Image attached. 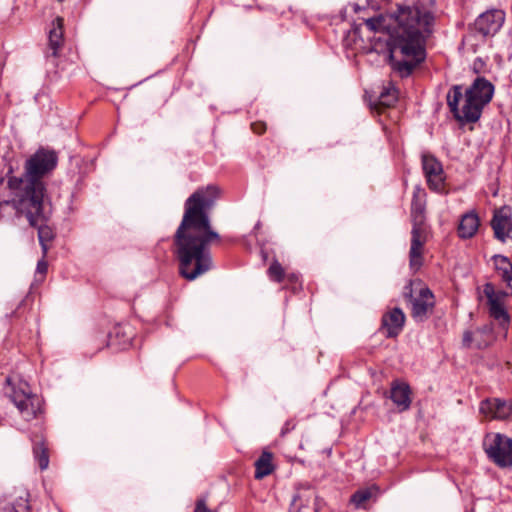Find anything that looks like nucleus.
<instances>
[{
    "label": "nucleus",
    "instance_id": "1",
    "mask_svg": "<svg viewBox=\"0 0 512 512\" xmlns=\"http://www.w3.org/2000/svg\"><path fill=\"white\" fill-rule=\"evenodd\" d=\"M433 2L417 0L412 4H397L386 14L353 24L347 39L363 44L367 52L384 54L392 70L402 78L410 76L426 58L425 42L435 23Z\"/></svg>",
    "mask_w": 512,
    "mask_h": 512
},
{
    "label": "nucleus",
    "instance_id": "2",
    "mask_svg": "<svg viewBox=\"0 0 512 512\" xmlns=\"http://www.w3.org/2000/svg\"><path fill=\"white\" fill-rule=\"evenodd\" d=\"M219 195L215 185L198 188L185 201L184 214L173 236V253L179 263V274L193 281L213 265L209 244L220 240L212 229L209 216Z\"/></svg>",
    "mask_w": 512,
    "mask_h": 512
},
{
    "label": "nucleus",
    "instance_id": "3",
    "mask_svg": "<svg viewBox=\"0 0 512 512\" xmlns=\"http://www.w3.org/2000/svg\"><path fill=\"white\" fill-rule=\"evenodd\" d=\"M8 186L12 190V199L0 202V207L12 204L16 212L23 215L29 224H37L39 220L51 218L53 206L44 182L11 177Z\"/></svg>",
    "mask_w": 512,
    "mask_h": 512
},
{
    "label": "nucleus",
    "instance_id": "4",
    "mask_svg": "<svg viewBox=\"0 0 512 512\" xmlns=\"http://www.w3.org/2000/svg\"><path fill=\"white\" fill-rule=\"evenodd\" d=\"M494 85L484 77H477L465 92L464 105L460 109L459 102L463 98L462 86L454 85L447 94V104L454 118L461 124L475 123L482 114L483 108L491 101Z\"/></svg>",
    "mask_w": 512,
    "mask_h": 512
},
{
    "label": "nucleus",
    "instance_id": "5",
    "mask_svg": "<svg viewBox=\"0 0 512 512\" xmlns=\"http://www.w3.org/2000/svg\"><path fill=\"white\" fill-rule=\"evenodd\" d=\"M9 397L26 421H31L42 413L41 398L32 392L25 381L12 385Z\"/></svg>",
    "mask_w": 512,
    "mask_h": 512
},
{
    "label": "nucleus",
    "instance_id": "6",
    "mask_svg": "<svg viewBox=\"0 0 512 512\" xmlns=\"http://www.w3.org/2000/svg\"><path fill=\"white\" fill-rule=\"evenodd\" d=\"M57 162L58 156L55 151L39 148L26 160L22 178L44 182L43 178L55 169Z\"/></svg>",
    "mask_w": 512,
    "mask_h": 512
},
{
    "label": "nucleus",
    "instance_id": "7",
    "mask_svg": "<svg viewBox=\"0 0 512 512\" xmlns=\"http://www.w3.org/2000/svg\"><path fill=\"white\" fill-rule=\"evenodd\" d=\"M484 450L499 468L512 467V439L503 434H495L492 439L484 442Z\"/></svg>",
    "mask_w": 512,
    "mask_h": 512
},
{
    "label": "nucleus",
    "instance_id": "8",
    "mask_svg": "<svg viewBox=\"0 0 512 512\" xmlns=\"http://www.w3.org/2000/svg\"><path fill=\"white\" fill-rule=\"evenodd\" d=\"M427 239L428 230L426 226H412L409 266L415 272L423 265L424 246Z\"/></svg>",
    "mask_w": 512,
    "mask_h": 512
},
{
    "label": "nucleus",
    "instance_id": "9",
    "mask_svg": "<svg viewBox=\"0 0 512 512\" xmlns=\"http://www.w3.org/2000/svg\"><path fill=\"white\" fill-rule=\"evenodd\" d=\"M409 304L411 305V317L416 322H424L433 312L434 294L428 287H421L416 293V298Z\"/></svg>",
    "mask_w": 512,
    "mask_h": 512
},
{
    "label": "nucleus",
    "instance_id": "10",
    "mask_svg": "<svg viewBox=\"0 0 512 512\" xmlns=\"http://www.w3.org/2000/svg\"><path fill=\"white\" fill-rule=\"evenodd\" d=\"M505 13L500 9H491L480 14L474 22V30L482 36H493L502 27Z\"/></svg>",
    "mask_w": 512,
    "mask_h": 512
},
{
    "label": "nucleus",
    "instance_id": "11",
    "mask_svg": "<svg viewBox=\"0 0 512 512\" xmlns=\"http://www.w3.org/2000/svg\"><path fill=\"white\" fill-rule=\"evenodd\" d=\"M494 237L505 243L512 233V208L504 205L494 210L491 220Z\"/></svg>",
    "mask_w": 512,
    "mask_h": 512
},
{
    "label": "nucleus",
    "instance_id": "12",
    "mask_svg": "<svg viewBox=\"0 0 512 512\" xmlns=\"http://www.w3.org/2000/svg\"><path fill=\"white\" fill-rule=\"evenodd\" d=\"M422 168L431 190L440 192L444 187L443 168L441 163L432 155L422 156Z\"/></svg>",
    "mask_w": 512,
    "mask_h": 512
},
{
    "label": "nucleus",
    "instance_id": "13",
    "mask_svg": "<svg viewBox=\"0 0 512 512\" xmlns=\"http://www.w3.org/2000/svg\"><path fill=\"white\" fill-rule=\"evenodd\" d=\"M480 413L495 420H507L512 414V403L499 398L483 400L479 407Z\"/></svg>",
    "mask_w": 512,
    "mask_h": 512
},
{
    "label": "nucleus",
    "instance_id": "14",
    "mask_svg": "<svg viewBox=\"0 0 512 512\" xmlns=\"http://www.w3.org/2000/svg\"><path fill=\"white\" fill-rule=\"evenodd\" d=\"M494 341L491 325H484L474 331H465L462 344L466 348L485 349Z\"/></svg>",
    "mask_w": 512,
    "mask_h": 512
},
{
    "label": "nucleus",
    "instance_id": "15",
    "mask_svg": "<svg viewBox=\"0 0 512 512\" xmlns=\"http://www.w3.org/2000/svg\"><path fill=\"white\" fill-rule=\"evenodd\" d=\"M405 320L404 312L400 308L395 307L383 314L381 330L385 333L387 338H395L403 330Z\"/></svg>",
    "mask_w": 512,
    "mask_h": 512
},
{
    "label": "nucleus",
    "instance_id": "16",
    "mask_svg": "<svg viewBox=\"0 0 512 512\" xmlns=\"http://www.w3.org/2000/svg\"><path fill=\"white\" fill-rule=\"evenodd\" d=\"M317 498L312 488L299 489L293 497L289 512H318Z\"/></svg>",
    "mask_w": 512,
    "mask_h": 512
},
{
    "label": "nucleus",
    "instance_id": "17",
    "mask_svg": "<svg viewBox=\"0 0 512 512\" xmlns=\"http://www.w3.org/2000/svg\"><path fill=\"white\" fill-rule=\"evenodd\" d=\"M64 45V19L56 17L48 33V51L46 57L57 58Z\"/></svg>",
    "mask_w": 512,
    "mask_h": 512
},
{
    "label": "nucleus",
    "instance_id": "18",
    "mask_svg": "<svg viewBox=\"0 0 512 512\" xmlns=\"http://www.w3.org/2000/svg\"><path fill=\"white\" fill-rule=\"evenodd\" d=\"M390 399L399 412L408 410L412 402L410 386L404 382H393L390 389Z\"/></svg>",
    "mask_w": 512,
    "mask_h": 512
},
{
    "label": "nucleus",
    "instance_id": "19",
    "mask_svg": "<svg viewBox=\"0 0 512 512\" xmlns=\"http://www.w3.org/2000/svg\"><path fill=\"white\" fill-rule=\"evenodd\" d=\"M424 212L425 192L420 188H416L411 202L412 226H426Z\"/></svg>",
    "mask_w": 512,
    "mask_h": 512
},
{
    "label": "nucleus",
    "instance_id": "20",
    "mask_svg": "<svg viewBox=\"0 0 512 512\" xmlns=\"http://www.w3.org/2000/svg\"><path fill=\"white\" fill-rule=\"evenodd\" d=\"M50 219L39 220L37 224H30L38 231V240L42 248L43 257L47 255L50 243L54 240L56 233L52 226L48 224Z\"/></svg>",
    "mask_w": 512,
    "mask_h": 512
},
{
    "label": "nucleus",
    "instance_id": "21",
    "mask_svg": "<svg viewBox=\"0 0 512 512\" xmlns=\"http://www.w3.org/2000/svg\"><path fill=\"white\" fill-rule=\"evenodd\" d=\"M33 456L38 463L40 470H45L49 466V450L43 435H35L32 438Z\"/></svg>",
    "mask_w": 512,
    "mask_h": 512
},
{
    "label": "nucleus",
    "instance_id": "22",
    "mask_svg": "<svg viewBox=\"0 0 512 512\" xmlns=\"http://www.w3.org/2000/svg\"><path fill=\"white\" fill-rule=\"evenodd\" d=\"M480 225L479 218L476 213L468 212L461 217L458 225V235L462 239L472 238Z\"/></svg>",
    "mask_w": 512,
    "mask_h": 512
},
{
    "label": "nucleus",
    "instance_id": "23",
    "mask_svg": "<svg viewBox=\"0 0 512 512\" xmlns=\"http://www.w3.org/2000/svg\"><path fill=\"white\" fill-rule=\"evenodd\" d=\"M493 261L497 274L500 276L503 282L506 283L507 287L512 293V263L510 260L503 255H494Z\"/></svg>",
    "mask_w": 512,
    "mask_h": 512
},
{
    "label": "nucleus",
    "instance_id": "24",
    "mask_svg": "<svg viewBox=\"0 0 512 512\" xmlns=\"http://www.w3.org/2000/svg\"><path fill=\"white\" fill-rule=\"evenodd\" d=\"M485 293L489 300V313L494 319L500 321L501 324L509 323V315L503 305L493 298V291H489V286L485 288Z\"/></svg>",
    "mask_w": 512,
    "mask_h": 512
},
{
    "label": "nucleus",
    "instance_id": "25",
    "mask_svg": "<svg viewBox=\"0 0 512 512\" xmlns=\"http://www.w3.org/2000/svg\"><path fill=\"white\" fill-rule=\"evenodd\" d=\"M272 455L268 452H263L262 455L255 462V478L262 479L273 471Z\"/></svg>",
    "mask_w": 512,
    "mask_h": 512
},
{
    "label": "nucleus",
    "instance_id": "26",
    "mask_svg": "<svg viewBox=\"0 0 512 512\" xmlns=\"http://www.w3.org/2000/svg\"><path fill=\"white\" fill-rule=\"evenodd\" d=\"M397 102V90L394 87H384L379 94L378 101L373 109L389 108Z\"/></svg>",
    "mask_w": 512,
    "mask_h": 512
},
{
    "label": "nucleus",
    "instance_id": "27",
    "mask_svg": "<svg viewBox=\"0 0 512 512\" xmlns=\"http://www.w3.org/2000/svg\"><path fill=\"white\" fill-rule=\"evenodd\" d=\"M17 497L11 504V510L10 512H30V505H29V492L21 488L16 491Z\"/></svg>",
    "mask_w": 512,
    "mask_h": 512
},
{
    "label": "nucleus",
    "instance_id": "28",
    "mask_svg": "<svg viewBox=\"0 0 512 512\" xmlns=\"http://www.w3.org/2000/svg\"><path fill=\"white\" fill-rule=\"evenodd\" d=\"M421 287H425L420 280H410L403 288V298L406 302L410 303L416 298L415 289L417 292Z\"/></svg>",
    "mask_w": 512,
    "mask_h": 512
},
{
    "label": "nucleus",
    "instance_id": "29",
    "mask_svg": "<svg viewBox=\"0 0 512 512\" xmlns=\"http://www.w3.org/2000/svg\"><path fill=\"white\" fill-rule=\"evenodd\" d=\"M268 275L273 281L278 282V283H280L284 280L285 271H284L282 265L277 260H274L271 263V265L268 269Z\"/></svg>",
    "mask_w": 512,
    "mask_h": 512
},
{
    "label": "nucleus",
    "instance_id": "30",
    "mask_svg": "<svg viewBox=\"0 0 512 512\" xmlns=\"http://www.w3.org/2000/svg\"><path fill=\"white\" fill-rule=\"evenodd\" d=\"M372 497L371 489H361L356 491L351 496V502L355 504L356 507H363L366 501H368Z\"/></svg>",
    "mask_w": 512,
    "mask_h": 512
},
{
    "label": "nucleus",
    "instance_id": "31",
    "mask_svg": "<svg viewBox=\"0 0 512 512\" xmlns=\"http://www.w3.org/2000/svg\"><path fill=\"white\" fill-rule=\"evenodd\" d=\"M114 335L116 337L118 336H123L124 337V340L122 342V345L125 347V346H128L131 344V341H132V335H126V331L123 327H117L115 328V331H114Z\"/></svg>",
    "mask_w": 512,
    "mask_h": 512
},
{
    "label": "nucleus",
    "instance_id": "32",
    "mask_svg": "<svg viewBox=\"0 0 512 512\" xmlns=\"http://www.w3.org/2000/svg\"><path fill=\"white\" fill-rule=\"evenodd\" d=\"M194 512H217V511L209 509L206 505V500L204 498H200L196 501Z\"/></svg>",
    "mask_w": 512,
    "mask_h": 512
},
{
    "label": "nucleus",
    "instance_id": "33",
    "mask_svg": "<svg viewBox=\"0 0 512 512\" xmlns=\"http://www.w3.org/2000/svg\"><path fill=\"white\" fill-rule=\"evenodd\" d=\"M251 129L252 131L255 133V134H258V135H261L263 134L267 127H266V123L265 122H262V121H256V122H253L251 124Z\"/></svg>",
    "mask_w": 512,
    "mask_h": 512
},
{
    "label": "nucleus",
    "instance_id": "34",
    "mask_svg": "<svg viewBox=\"0 0 512 512\" xmlns=\"http://www.w3.org/2000/svg\"><path fill=\"white\" fill-rule=\"evenodd\" d=\"M296 427V423L294 422V420H288L285 422L284 426L282 427L281 429V436H285L286 434H288L290 431L294 430Z\"/></svg>",
    "mask_w": 512,
    "mask_h": 512
},
{
    "label": "nucleus",
    "instance_id": "35",
    "mask_svg": "<svg viewBox=\"0 0 512 512\" xmlns=\"http://www.w3.org/2000/svg\"><path fill=\"white\" fill-rule=\"evenodd\" d=\"M47 270H48V264L44 260V258L39 260L37 263V273L44 275V274H46Z\"/></svg>",
    "mask_w": 512,
    "mask_h": 512
},
{
    "label": "nucleus",
    "instance_id": "36",
    "mask_svg": "<svg viewBox=\"0 0 512 512\" xmlns=\"http://www.w3.org/2000/svg\"><path fill=\"white\" fill-rule=\"evenodd\" d=\"M352 7L355 13H359L362 10V8L357 3H354Z\"/></svg>",
    "mask_w": 512,
    "mask_h": 512
},
{
    "label": "nucleus",
    "instance_id": "37",
    "mask_svg": "<svg viewBox=\"0 0 512 512\" xmlns=\"http://www.w3.org/2000/svg\"><path fill=\"white\" fill-rule=\"evenodd\" d=\"M341 17H342L343 20L345 19V12L341 13Z\"/></svg>",
    "mask_w": 512,
    "mask_h": 512
}]
</instances>
